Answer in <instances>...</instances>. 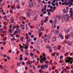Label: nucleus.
<instances>
[{
  "label": "nucleus",
  "mask_w": 73,
  "mask_h": 73,
  "mask_svg": "<svg viewBox=\"0 0 73 73\" xmlns=\"http://www.w3.org/2000/svg\"><path fill=\"white\" fill-rule=\"evenodd\" d=\"M66 60H65V61L66 63H68V62H69L71 64H72L73 62V59H72V58L71 57H69V58L68 57L66 58Z\"/></svg>",
  "instance_id": "obj_1"
},
{
  "label": "nucleus",
  "mask_w": 73,
  "mask_h": 73,
  "mask_svg": "<svg viewBox=\"0 0 73 73\" xmlns=\"http://www.w3.org/2000/svg\"><path fill=\"white\" fill-rule=\"evenodd\" d=\"M20 26L22 30H24L25 29V25L21 24Z\"/></svg>",
  "instance_id": "obj_5"
},
{
  "label": "nucleus",
  "mask_w": 73,
  "mask_h": 73,
  "mask_svg": "<svg viewBox=\"0 0 73 73\" xmlns=\"http://www.w3.org/2000/svg\"><path fill=\"white\" fill-rule=\"evenodd\" d=\"M16 36L17 38L20 37V36L19 35H16Z\"/></svg>",
  "instance_id": "obj_53"
},
{
  "label": "nucleus",
  "mask_w": 73,
  "mask_h": 73,
  "mask_svg": "<svg viewBox=\"0 0 73 73\" xmlns=\"http://www.w3.org/2000/svg\"><path fill=\"white\" fill-rule=\"evenodd\" d=\"M29 72H30V73H32V72H33V70H29Z\"/></svg>",
  "instance_id": "obj_59"
},
{
  "label": "nucleus",
  "mask_w": 73,
  "mask_h": 73,
  "mask_svg": "<svg viewBox=\"0 0 73 73\" xmlns=\"http://www.w3.org/2000/svg\"><path fill=\"white\" fill-rule=\"evenodd\" d=\"M4 61L5 62H7V59H5V60H4Z\"/></svg>",
  "instance_id": "obj_52"
},
{
  "label": "nucleus",
  "mask_w": 73,
  "mask_h": 73,
  "mask_svg": "<svg viewBox=\"0 0 73 73\" xmlns=\"http://www.w3.org/2000/svg\"><path fill=\"white\" fill-rule=\"evenodd\" d=\"M33 52H36V49H35V48L33 49Z\"/></svg>",
  "instance_id": "obj_51"
},
{
  "label": "nucleus",
  "mask_w": 73,
  "mask_h": 73,
  "mask_svg": "<svg viewBox=\"0 0 73 73\" xmlns=\"http://www.w3.org/2000/svg\"><path fill=\"white\" fill-rule=\"evenodd\" d=\"M58 31H55V33L56 35H57L58 33Z\"/></svg>",
  "instance_id": "obj_25"
},
{
  "label": "nucleus",
  "mask_w": 73,
  "mask_h": 73,
  "mask_svg": "<svg viewBox=\"0 0 73 73\" xmlns=\"http://www.w3.org/2000/svg\"><path fill=\"white\" fill-rule=\"evenodd\" d=\"M26 16L27 17H29L30 16V14L29 12H27L26 13Z\"/></svg>",
  "instance_id": "obj_16"
},
{
  "label": "nucleus",
  "mask_w": 73,
  "mask_h": 73,
  "mask_svg": "<svg viewBox=\"0 0 73 73\" xmlns=\"http://www.w3.org/2000/svg\"><path fill=\"white\" fill-rule=\"evenodd\" d=\"M29 61H28L27 62V63L28 65H29Z\"/></svg>",
  "instance_id": "obj_55"
},
{
  "label": "nucleus",
  "mask_w": 73,
  "mask_h": 73,
  "mask_svg": "<svg viewBox=\"0 0 73 73\" xmlns=\"http://www.w3.org/2000/svg\"><path fill=\"white\" fill-rule=\"evenodd\" d=\"M20 49L21 50L22 52H24V51H23V49L21 48H20Z\"/></svg>",
  "instance_id": "obj_64"
},
{
  "label": "nucleus",
  "mask_w": 73,
  "mask_h": 73,
  "mask_svg": "<svg viewBox=\"0 0 73 73\" xmlns=\"http://www.w3.org/2000/svg\"><path fill=\"white\" fill-rule=\"evenodd\" d=\"M48 4L49 5L51 4V2L49 1L48 2Z\"/></svg>",
  "instance_id": "obj_42"
},
{
  "label": "nucleus",
  "mask_w": 73,
  "mask_h": 73,
  "mask_svg": "<svg viewBox=\"0 0 73 73\" xmlns=\"http://www.w3.org/2000/svg\"><path fill=\"white\" fill-rule=\"evenodd\" d=\"M33 44H34V42H31V45H33Z\"/></svg>",
  "instance_id": "obj_62"
},
{
  "label": "nucleus",
  "mask_w": 73,
  "mask_h": 73,
  "mask_svg": "<svg viewBox=\"0 0 73 73\" xmlns=\"http://www.w3.org/2000/svg\"><path fill=\"white\" fill-rule=\"evenodd\" d=\"M4 20H7V19H8L6 15H5L4 16V17L3 18Z\"/></svg>",
  "instance_id": "obj_20"
},
{
  "label": "nucleus",
  "mask_w": 73,
  "mask_h": 73,
  "mask_svg": "<svg viewBox=\"0 0 73 73\" xmlns=\"http://www.w3.org/2000/svg\"><path fill=\"white\" fill-rule=\"evenodd\" d=\"M30 1L29 2V5L30 7L33 6V5H35V0H30Z\"/></svg>",
  "instance_id": "obj_3"
},
{
  "label": "nucleus",
  "mask_w": 73,
  "mask_h": 73,
  "mask_svg": "<svg viewBox=\"0 0 73 73\" xmlns=\"http://www.w3.org/2000/svg\"><path fill=\"white\" fill-rule=\"evenodd\" d=\"M40 65H39L37 66V68H40Z\"/></svg>",
  "instance_id": "obj_61"
},
{
  "label": "nucleus",
  "mask_w": 73,
  "mask_h": 73,
  "mask_svg": "<svg viewBox=\"0 0 73 73\" xmlns=\"http://www.w3.org/2000/svg\"><path fill=\"white\" fill-rule=\"evenodd\" d=\"M1 50H4V47H1Z\"/></svg>",
  "instance_id": "obj_43"
},
{
  "label": "nucleus",
  "mask_w": 73,
  "mask_h": 73,
  "mask_svg": "<svg viewBox=\"0 0 73 73\" xmlns=\"http://www.w3.org/2000/svg\"><path fill=\"white\" fill-rule=\"evenodd\" d=\"M7 58H8V60H11V58L9 57V56H7Z\"/></svg>",
  "instance_id": "obj_34"
},
{
  "label": "nucleus",
  "mask_w": 73,
  "mask_h": 73,
  "mask_svg": "<svg viewBox=\"0 0 73 73\" xmlns=\"http://www.w3.org/2000/svg\"><path fill=\"white\" fill-rule=\"evenodd\" d=\"M42 54H43L42 58H41L40 60V61L41 62V63H42V62H43H43H44L45 61V60H46V58L45 57V54H44V53H43Z\"/></svg>",
  "instance_id": "obj_2"
},
{
  "label": "nucleus",
  "mask_w": 73,
  "mask_h": 73,
  "mask_svg": "<svg viewBox=\"0 0 73 73\" xmlns=\"http://www.w3.org/2000/svg\"><path fill=\"white\" fill-rule=\"evenodd\" d=\"M24 38V37H21L20 38V40L22 41V42H23V39Z\"/></svg>",
  "instance_id": "obj_23"
},
{
  "label": "nucleus",
  "mask_w": 73,
  "mask_h": 73,
  "mask_svg": "<svg viewBox=\"0 0 73 73\" xmlns=\"http://www.w3.org/2000/svg\"><path fill=\"white\" fill-rule=\"evenodd\" d=\"M44 66H45L46 68H48V65L45 64Z\"/></svg>",
  "instance_id": "obj_26"
},
{
  "label": "nucleus",
  "mask_w": 73,
  "mask_h": 73,
  "mask_svg": "<svg viewBox=\"0 0 73 73\" xmlns=\"http://www.w3.org/2000/svg\"><path fill=\"white\" fill-rule=\"evenodd\" d=\"M16 2H17V3H20L19 0H16Z\"/></svg>",
  "instance_id": "obj_38"
},
{
  "label": "nucleus",
  "mask_w": 73,
  "mask_h": 73,
  "mask_svg": "<svg viewBox=\"0 0 73 73\" xmlns=\"http://www.w3.org/2000/svg\"><path fill=\"white\" fill-rule=\"evenodd\" d=\"M46 21V19H45L44 20V23H46V21Z\"/></svg>",
  "instance_id": "obj_58"
},
{
  "label": "nucleus",
  "mask_w": 73,
  "mask_h": 73,
  "mask_svg": "<svg viewBox=\"0 0 73 73\" xmlns=\"http://www.w3.org/2000/svg\"><path fill=\"white\" fill-rule=\"evenodd\" d=\"M67 43H68V44L69 45H70V46H71V45H72V42H71L70 41H67Z\"/></svg>",
  "instance_id": "obj_13"
},
{
  "label": "nucleus",
  "mask_w": 73,
  "mask_h": 73,
  "mask_svg": "<svg viewBox=\"0 0 73 73\" xmlns=\"http://www.w3.org/2000/svg\"><path fill=\"white\" fill-rule=\"evenodd\" d=\"M18 33V31H17L16 30L15 31L14 33V35H16V34H17Z\"/></svg>",
  "instance_id": "obj_24"
},
{
  "label": "nucleus",
  "mask_w": 73,
  "mask_h": 73,
  "mask_svg": "<svg viewBox=\"0 0 73 73\" xmlns=\"http://www.w3.org/2000/svg\"><path fill=\"white\" fill-rule=\"evenodd\" d=\"M31 14L33 16H34L36 15V11H33L32 12Z\"/></svg>",
  "instance_id": "obj_17"
},
{
  "label": "nucleus",
  "mask_w": 73,
  "mask_h": 73,
  "mask_svg": "<svg viewBox=\"0 0 73 73\" xmlns=\"http://www.w3.org/2000/svg\"><path fill=\"white\" fill-rule=\"evenodd\" d=\"M70 17H72V18L73 17V13H70Z\"/></svg>",
  "instance_id": "obj_28"
},
{
  "label": "nucleus",
  "mask_w": 73,
  "mask_h": 73,
  "mask_svg": "<svg viewBox=\"0 0 73 73\" xmlns=\"http://www.w3.org/2000/svg\"><path fill=\"white\" fill-rule=\"evenodd\" d=\"M71 37V36L70 34H68L67 35H66V39H68L69 37L70 38Z\"/></svg>",
  "instance_id": "obj_9"
},
{
  "label": "nucleus",
  "mask_w": 73,
  "mask_h": 73,
  "mask_svg": "<svg viewBox=\"0 0 73 73\" xmlns=\"http://www.w3.org/2000/svg\"><path fill=\"white\" fill-rule=\"evenodd\" d=\"M56 40V36H54L52 39V42H54Z\"/></svg>",
  "instance_id": "obj_7"
},
{
  "label": "nucleus",
  "mask_w": 73,
  "mask_h": 73,
  "mask_svg": "<svg viewBox=\"0 0 73 73\" xmlns=\"http://www.w3.org/2000/svg\"><path fill=\"white\" fill-rule=\"evenodd\" d=\"M38 2L39 4H40V3H41V1L40 0H38Z\"/></svg>",
  "instance_id": "obj_49"
},
{
  "label": "nucleus",
  "mask_w": 73,
  "mask_h": 73,
  "mask_svg": "<svg viewBox=\"0 0 73 73\" xmlns=\"http://www.w3.org/2000/svg\"><path fill=\"white\" fill-rule=\"evenodd\" d=\"M11 49H10L8 51L9 53H11Z\"/></svg>",
  "instance_id": "obj_60"
},
{
  "label": "nucleus",
  "mask_w": 73,
  "mask_h": 73,
  "mask_svg": "<svg viewBox=\"0 0 73 73\" xmlns=\"http://www.w3.org/2000/svg\"><path fill=\"white\" fill-rule=\"evenodd\" d=\"M70 18V17H67V21H69V19Z\"/></svg>",
  "instance_id": "obj_33"
},
{
  "label": "nucleus",
  "mask_w": 73,
  "mask_h": 73,
  "mask_svg": "<svg viewBox=\"0 0 73 73\" xmlns=\"http://www.w3.org/2000/svg\"><path fill=\"white\" fill-rule=\"evenodd\" d=\"M50 12H48V15H50Z\"/></svg>",
  "instance_id": "obj_63"
},
{
  "label": "nucleus",
  "mask_w": 73,
  "mask_h": 73,
  "mask_svg": "<svg viewBox=\"0 0 73 73\" xmlns=\"http://www.w3.org/2000/svg\"><path fill=\"white\" fill-rule=\"evenodd\" d=\"M55 23H53L52 24V28H56V26L55 25Z\"/></svg>",
  "instance_id": "obj_15"
},
{
  "label": "nucleus",
  "mask_w": 73,
  "mask_h": 73,
  "mask_svg": "<svg viewBox=\"0 0 73 73\" xmlns=\"http://www.w3.org/2000/svg\"><path fill=\"white\" fill-rule=\"evenodd\" d=\"M50 37H51V35L49 34L47 35V36L46 37V38L47 40H49V39H50Z\"/></svg>",
  "instance_id": "obj_10"
},
{
  "label": "nucleus",
  "mask_w": 73,
  "mask_h": 73,
  "mask_svg": "<svg viewBox=\"0 0 73 73\" xmlns=\"http://www.w3.org/2000/svg\"><path fill=\"white\" fill-rule=\"evenodd\" d=\"M45 68V66L43 64L40 67V68L42 69H44Z\"/></svg>",
  "instance_id": "obj_14"
},
{
  "label": "nucleus",
  "mask_w": 73,
  "mask_h": 73,
  "mask_svg": "<svg viewBox=\"0 0 73 73\" xmlns=\"http://www.w3.org/2000/svg\"><path fill=\"white\" fill-rule=\"evenodd\" d=\"M55 4L56 6H58V3L56 2Z\"/></svg>",
  "instance_id": "obj_37"
},
{
  "label": "nucleus",
  "mask_w": 73,
  "mask_h": 73,
  "mask_svg": "<svg viewBox=\"0 0 73 73\" xmlns=\"http://www.w3.org/2000/svg\"><path fill=\"white\" fill-rule=\"evenodd\" d=\"M47 40L48 39L46 38H45L44 39V42H46V43L47 42V41H48V40Z\"/></svg>",
  "instance_id": "obj_29"
},
{
  "label": "nucleus",
  "mask_w": 73,
  "mask_h": 73,
  "mask_svg": "<svg viewBox=\"0 0 73 73\" xmlns=\"http://www.w3.org/2000/svg\"><path fill=\"white\" fill-rule=\"evenodd\" d=\"M16 27L17 28H20V26H19V25H18V26L17 25L16 26Z\"/></svg>",
  "instance_id": "obj_47"
},
{
  "label": "nucleus",
  "mask_w": 73,
  "mask_h": 73,
  "mask_svg": "<svg viewBox=\"0 0 73 73\" xmlns=\"http://www.w3.org/2000/svg\"><path fill=\"white\" fill-rule=\"evenodd\" d=\"M46 11H44V12H42V13L43 14H46Z\"/></svg>",
  "instance_id": "obj_35"
},
{
  "label": "nucleus",
  "mask_w": 73,
  "mask_h": 73,
  "mask_svg": "<svg viewBox=\"0 0 73 73\" xmlns=\"http://www.w3.org/2000/svg\"><path fill=\"white\" fill-rule=\"evenodd\" d=\"M37 19V16H35L34 18V21H36Z\"/></svg>",
  "instance_id": "obj_21"
},
{
  "label": "nucleus",
  "mask_w": 73,
  "mask_h": 73,
  "mask_svg": "<svg viewBox=\"0 0 73 73\" xmlns=\"http://www.w3.org/2000/svg\"><path fill=\"white\" fill-rule=\"evenodd\" d=\"M56 17L58 19V20H60V19H61V18H60V16H59L58 15H57L56 16Z\"/></svg>",
  "instance_id": "obj_11"
},
{
  "label": "nucleus",
  "mask_w": 73,
  "mask_h": 73,
  "mask_svg": "<svg viewBox=\"0 0 73 73\" xmlns=\"http://www.w3.org/2000/svg\"><path fill=\"white\" fill-rule=\"evenodd\" d=\"M70 13H72V12H73V11L72 10H70L69 11Z\"/></svg>",
  "instance_id": "obj_54"
},
{
  "label": "nucleus",
  "mask_w": 73,
  "mask_h": 73,
  "mask_svg": "<svg viewBox=\"0 0 73 73\" xmlns=\"http://www.w3.org/2000/svg\"><path fill=\"white\" fill-rule=\"evenodd\" d=\"M3 56L4 57H7V55L6 54H4L3 55Z\"/></svg>",
  "instance_id": "obj_50"
},
{
  "label": "nucleus",
  "mask_w": 73,
  "mask_h": 73,
  "mask_svg": "<svg viewBox=\"0 0 73 73\" xmlns=\"http://www.w3.org/2000/svg\"><path fill=\"white\" fill-rule=\"evenodd\" d=\"M46 7H47L46 5H44V8L42 9V12H44V11H46Z\"/></svg>",
  "instance_id": "obj_6"
},
{
  "label": "nucleus",
  "mask_w": 73,
  "mask_h": 73,
  "mask_svg": "<svg viewBox=\"0 0 73 73\" xmlns=\"http://www.w3.org/2000/svg\"><path fill=\"white\" fill-rule=\"evenodd\" d=\"M60 59H62L63 58V56H60Z\"/></svg>",
  "instance_id": "obj_40"
},
{
  "label": "nucleus",
  "mask_w": 73,
  "mask_h": 73,
  "mask_svg": "<svg viewBox=\"0 0 73 73\" xmlns=\"http://www.w3.org/2000/svg\"><path fill=\"white\" fill-rule=\"evenodd\" d=\"M48 17H47L45 18V19L47 21H48Z\"/></svg>",
  "instance_id": "obj_41"
},
{
  "label": "nucleus",
  "mask_w": 73,
  "mask_h": 73,
  "mask_svg": "<svg viewBox=\"0 0 73 73\" xmlns=\"http://www.w3.org/2000/svg\"><path fill=\"white\" fill-rule=\"evenodd\" d=\"M39 72L40 73H42V70L40 69L39 70Z\"/></svg>",
  "instance_id": "obj_36"
},
{
  "label": "nucleus",
  "mask_w": 73,
  "mask_h": 73,
  "mask_svg": "<svg viewBox=\"0 0 73 73\" xmlns=\"http://www.w3.org/2000/svg\"><path fill=\"white\" fill-rule=\"evenodd\" d=\"M15 7L13 6H12V7H11V9H13V8H15Z\"/></svg>",
  "instance_id": "obj_56"
},
{
  "label": "nucleus",
  "mask_w": 73,
  "mask_h": 73,
  "mask_svg": "<svg viewBox=\"0 0 73 73\" xmlns=\"http://www.w3.org/2000/svg\"><path fill=\"white\" fill-rule=\"evenodd\" d=\"M49 23H50V24H52V23H53V21L52 20H50Z\"/></svg>",
  "instance_id": "obj_30"
},
{
  "label": "nucleus",
  "mask_w": 73,
  "mask_h": 73,
  "mask_svg": "<svg viewBox=\"0 0 73 73\" xmlns=\"http://www.w3.org/2000/svg\"><path fill=\"white\" fill-rule=\"evenodd\" d=\"M42 31H44V30H43V28H42V27H41L39 29L38 31V32H41Z\"/></svg>",
  "instance_id": "obj_12"
},
{
  "label": "nucleus",
  "mask_w": 73,
  "mask_h": 73,
  "mask_svg": "<svg viewBox=\"0 0 73 73\" xmlns=\"http://www.w3.org/2000/svg\"><path fill=\"white\" fill-rule=\"evenodd\" d=\"M71 30H72V29L71 28H69L67 30V32H70Z\"/></svg>",
  "instance_id": "obj_22"
},
{
  "label": "nucleus",
  "mask_w": 73,
  "mask_h": 73,
  "mask_svg": "<svg viewBox=\"0 0 73 73\" xmlns=\"http://www.w3.org/2000/svg\"><path fill=\"white\" fill-rule=\"evenodd\" d=\"M34 41H36L37 40V38L36 37H34Z\"/></svg>",
  "instance_id": "obj_39"
},
{
  "label": "nucleus",
  "mask_w": 73,
  "mask_h": 73,
  "mask_svg": "<svg viewBox=\"0 0 73 73\" xmlns=\"http://www.w3.org/2000/svg\"><path fill=\"white\" fill-rule=\"evenodd\" d=\"M31 39L30 38H29L28 39H27L26 40V42L27 43H29V41H31Z\"/></svg>",
  "instance_id": "obj_18"
},
{
  "label": "nucleus",
  "mask_w": 73,
  "mask_h": 73,
  "mask_svg": "<svg viewBox=\"0 0 73 73\" xmlns=\"http://www.w3.org/2000/svg\"><path fill=\"white\" fill-rule=\"evenodd\" d=\"M28 33L29 35H30V36L32 35V33H31L30 32H29Z\"/></svg>",
  "instance_id": "obj_45"
},
{
  "label": "nucleus",
  "mask_w": 73,
  "mask_h": 73,
  "mask_svg": "<svg viewBox=\"0 0 73 73\" xmlns=\"http://www.w3.org/2000/svg\"><path fill=\"white\" fill-rule=\"evenodd\" d=\"M57 36L58 38H59V37H60V38H62V39H64V36L62 35L61 33H60L59 35H58Z\"/></svg>",
  "instance_id": "obj_4"
},
{
  "label": "nucleus",
  "mask_w": 73,
  "mask_h": 73,
  "mask_svg": "<svg viewBox=\"0 0 73 73\" xmlns=\"http://www.w3.org/2000/svg\"><path fill=\"white\" fill-rule=\"evenodd\" d=\"M28 50H26L25 52V54H26V53H28Z\"/></svg>",
  "instance_id": "obj_31"
},
{
  "label": "nucleus",
  "mask_w": 73,
  "mask_h": 73,
  "mask_svg": "<svg viewBox=\"0 0 73 73\" xmlns=\"http://www.w3.org/2000/svg\"><path fill=\"white\" fill-rule=\"evenodd\" d=\"M31 38H33L34 37V35H32L31 36Z\"/></svg>",
  "instance_id": "obj_46"
},
{
  "label": "nucleus",
  "mask_w": 73,
  "mask_h": 73,
  "mask_svg": "<svg viewBox=\"0 0 73 73\" xmlns=\"http://www.w3.org/2000/svg\"><path fill=\"white\" fill-rule=\"evenodd\" d=\"M57 29L58 30V29H60V26H58L57 27Z\"/></svg>",
  "instance_id": "obj_57"
},
{
  "label": "nucleus",
  "mask_w": 73,
  "mask_h": 73,
  "mask_svg": "<svg viewBox=\"0 0 73 73\" xmlns=\"http://www.w3.org/2000/svg\"><path fill=\"white\" fill-rule=\"evenodd\" d=\"M47 48L49 49H50V46H49V45H47Z\"/></svg>",
  "instance_id": "obj_27"
},
{
  "label": "nucleus",
  "mask_w": 73,
  "mask_h": 73,
  "mask_svg": "<svg viewBox=\"0 0 73 73\" xmlns=\"http://www.w3.org/2000/svg\"><path fill=\"white\" fill-rule=\"evenodd\" d=\"M63 12L64 13H67L68 12V11H67V10L66 9H64L63 10Z\"/></svg>",
  "instance_id": "obj_19"
},
{
  "label": "nucleus",
  "mask_w": 73,
  "mask_h": 73,
  "mask_svg": "<svg viewBox=\"0 0 73 73\" xmlns=\"http://www.w3.org/2000/svg\"><path fill=\"white\" fill-rule=\"evenodd\" d=\"M19 59L21 60H23V57H20V58H19Z\"/></svg>",
  "instance_id": "obj_44"
},
{
  "label": "nucleus",
  "mask_w": 73,
  "mask_h": 73,
  "mask_svg": "<svg viewBox=\"0 0 73 73\" xmlns=\"http://www.w3.org/2000/svg\"><path fill=\"white\" fill-rule=\"evenodd\" d=\"M66 17L64 16H62V20L63 22H64L66 20Z\"/></svg>",
  "instance_id": "obj_8"
},
{
  "label": "nucleus",
  "mask_w": 73,
  "mask_h": 73,
  "mask_svg": "<svg viewBox=\"0 0 73 73\" xmlns=\"http://www.w3.org/2000/svg\"><path fill=\"white\" fill-rule=\"evenodd\" d=\"M30 54L31 55V56H32L33 55V54L32 53H30Z\"/></svg>",
  "instance_id": "obj_48"
},
{
  "label": "nucleus",
  "mask_w": 73,
  "mask_h": 73,
  "mask_svg": "<svg viewBox=\"0 0 73 73\" xmlns=\"http://www.w3.org/2000/svg\"><path fill=\"white\" fill-rule=\"evenodd\" d=\"M68 3H69V4H70V5H72V3L70 2V1H68Z\"/></svg>",
  "instance_id": "obj_32"
}]
</instances>
